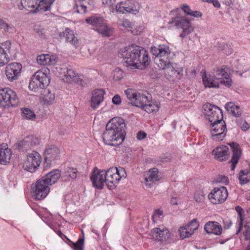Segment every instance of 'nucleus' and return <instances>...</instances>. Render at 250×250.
<instances>
[{
	"label": "nucleus",
	"instance_id": "1",
	"mask_svg": "<svg viewBox=\"0 0 250 250\" xmlns=\"http://www.w3.org/2000/svg\"><path fill=\"white\" fill-rule=\"evenodd\" d=\"M204 116L210 123V138L216 142L223 140L228 130L226 123L223 120L222 110L216 105L209 104H204Z\"/></svg>",
	"mask_w": 250,
	"mask_h": 250
},
{
	"label": "nucleus",
	"instance_id": "2",
	"mask_svg": "<svg viewBox=\"0 0 250 250\" xmlns=\"http://www.w3.org/2000/svg\"><path fill=\"white\" fill-rule=\"evenodd\" d=\"M151 52L156 57L155 62L161 69L166 71V74L173 81L180 80L183 76L182 70L177 67V64L172 63L171 59L172 53L166 44H160L158 47H152Z\"/></svg>",
	"mask_w": 250,
	"mask_h": 250
},
{
	"label": "nucleus",
	"instance_id": "3",
	"mask_svg": "<svg viewBox=\"0 0 250 250\" xmlns=\"http://www.w3.org/2000/svg\"><path fill=\"white\" fill-rule=\"evenodd\" d=\"M125 134L124 120L120 117H114L107 123L103 134V140L106 145L118 146L124 141Z\"/></svg>",
	"mask_w": 250,
	"mask_h": 250
},
{
	"label": "nucleus",
	"instance_id": "4",
	"mask_svg": "<svg viewBox=\"0 0 250 250\" xmlns=\"http://www.w3.org/2000/svg\"><path fill=\"white\" fill-rule=\"evenodd\" d=\"M120 54L127 67L143 69L148 64V53L142 47L132 45L120 50Z\"/></svg>",
	"mask_w": 250,
	"mask_h": 250
},
{
	"label": "nucleus",
	"instance_id": "5",
	"mask_svg": "<svg viewBox=\"0 0 250 250\" xmlns=\"http://www.w3.org/2000/svg\"><path fill=\"white\" fill-rule=\"evenodd\" d=\"M61 176L58 169H54L38 180L32 188V195L38 200L44 199L50 191L49 186L55 183Z\"/></svg>",
	"mask_w": 250,
	"mask_h": 250
},
{
	"label": "nucleus",
	"instance_id": "6",
	"mask_svg": "<svg viewBox=\"0 0 250 250\" xmlns=\"http://www.w3.org/2000/svg\"><path fill=\"white\" fill-rule=\"evenodd\" d=\"M125 93L131 105L142 108L148 113L156 112L159 109V104L156 101H150L143 93L132 89L125 90Z\"/></svg>",
	"mask_w": 250,
	"mask_h": 250
},
{
	"label": "nucleus",
	"instance_id": "7",
	"mask_svg": "<svg viewBox=\"0 0 250 250\" xmlns=\"http://www.w3.org/2000/svg\"><path fill=\"white\" fill-rule=\"evenodd\" d=\"M49 70L47 68L36 72L29 84V88L37 91L39 88L43 89L48 85L50 79L48 76Z\"/></svg>",
	"mask_w": 250,
	"mask_h": 250
},
{
	"label": "nucleus",
	"instance_id": "8",
	"mask_svg": "<svg viewBox=\"0 0 250 250\" xmlns=\"http://www.w3.org/2000/svg\"><path fill=\"white\" fill-rule=\"evenodd\" d=\"M125 169L121 167H112L105 172L106 184L107 187L111 189L118 183L122 178L126 176Z\"/></svg>",
	"mask_w": 250,
	"mask_h": 250
},
{
	"label": "nucleus",
	"instance_id": "9",
	"mask_svg": "<svg viewBox=\"0 0 250 250\" xmlns=\"http://www.w3.org/2000/svg\"><path fill=\"white\" fill-rule=\"evenodd\" d=\"M19 100L15 91L5 87L0 89V104L4 107L14 106L17 105Z\"/></svg>",
	"mask_w": 250,
	"mask_h": 250
},
{
	"label": "nucleus",
	"instance_id": "10",
	"mask_svg": "<svg viewBox=\"0 0 250 250\" xmlns=\"http://www.w3.org/2000/svg\"><path fill=\"white\" fill-rule=\"evenodd\" d=\"M141 8L140 4L137 2L132 1H121L116 4L115 7L111 9V12H117L122 14L126 13L136 15L139 12Z\"/></svg>",
	"mask_w": 250,
	"mask_h": 250
},
{
	"label": "nucleus",
	"instance_id": "11",
	"mask_svg": "<svg viewBox=\"0 0 250 250\" xmlns=\"http://www.w3.org/2000/svg\"><path fill=\"white\" fill-rule=\"evenodd\" d=\"M42 158L37 151H33L27 155L26 159L23 165V168L30 172H35L41 163Z\"/></svg>",
	"mask_w": 250,
	"mask_h": 250
},
{
	"label": "nucleus",
	"instance_id": "12",
	"mask_svg": "<svg viewBox=\"0 0 250 250\" xmlns=\"http://www.w3.org/2000/svg\"><path fill=\"white\" fill-rule=\"evenodd\" d=\"M228 192L224 186L214 188L208 195L209 201L213 204H220L227 199Z\"/></svg>",
	"mask_w": 250,
	"mask_h": 250
},
{
	"label": "nucleus",
	"instance_id": "13",
	"mask_svg": "<svg viewBox=\"0 0 250 250\" xmlns=\"http://www.w3.org/2000/svg\"><path fill=\"white\" fill-rule=\"evenodd\" d=\"M169 23L173 24L178 28L183 29L182 33L180 35L182 38L185 37L193 30L189 21L183 17H176L173 18Z\"/></svg>",
	"mask_w": 250,
	"mask_h": 250
},
{
	"label": "nucleus",
	"instance_id": "14",
	"mask_svg": "<svg viewBox=\"0 0 250 250\" xmlns=\"http://www.w3.org/2000/svg\"><path fill=\"white\" fill-rule=\"evenodd\" d=\"M149 235L152 239L161 243L167 242L170 236L169 231L163 227L153 229Z\"/></svg>",
	"mask_w": 250,
	"mask_h": 250
},
{
	"label": "nucleus",
	"instance_id": "15",
	"mask_svg": "<svg viewBox=\"0 0 250 250\" xmlns=\"http://www.w3.org/2000/svg\"><path fill=\"white\" fill-rule=\"evenodd\" d=\"M199 224L196 219H193L191 222L179 229V232L181 239L189 237L193 234L194 231L198 229Z\"/></svg>",
	"mask_w": 250,
	"mask_h": 250
},
{
	"label": "nucleus",
	"instance_id": "16",
	"mask_svg": "<svg viewBox=\"0 0 250 250\" xmlns=\"http://www.w3.org/2000/svg\"><path fill=\"white\" fill-rule=\"evenodd\" d=\"M21 65L18 62L9 64L6 67V76L9 81L12 82L18 78L21 74Z\"/></svg>",
	"mask_w": 250,
	"mask_h": 250
},
{
	"label": "nucleus",
	"instance_id": "17",
	"mask_svg": "<svg viewBox=\"0 0 250 250\" xmlns=\"http://www.w3.org/2000/svg\"><path fill=\"white\" fill-rule=\"evenodd\" d=\"M39 139L33 135L27 136L18 144L19 149L21 151H27L38 145Z\"/></svg>",
	"mask_w": 250,
	"mask_h": 250
},
{
	"label": "nucleus",
	"instance_id": "18",
	"mask_svg": "<svg viewBox=\"0 0 250 250\" xmlns=\"http://www.w3.org/2000/svg\"><path fill=\"white\" fill-rule=\"evenodd\" d=\"M91 180L94 187L99 189H102L104 184H106L105 172L100 171L97 168H94L91 177Z\"/></svg>",
	"mask_w": 250,
	"mask_h": 250
},
{
	"label": "nucleus",
	"instance_id": "19",
	"mask_svg": "<svg viewBox=\"0 0 250 250\" xmlns=\"http://www.w3.org/2000/svg\"><path fill=\"white\" fill-rule=\"evenodd\" d=\"M44 155L45 161L48 163H52L60 158V150L55 146H48L44 150Z\"/></svg>",
	"mask_w": 250,
	"mask_h": 250
},
{
	"label": "nucleus",
	"instance_id": "20",
	"mask_svg": "<svg viewBox=\"0 0 250 250\" xmlns=\"http://www.w3.org/2000/svg\"><path fill=\"white\" fill-rule=\"evenodd\" d=\"M214 158L220 162L225 161L229 157V148L228 146L222 145L216 147L212 151Z\"/></svg>",
	"mask_w": 250,
	"mask_h": 250
},
{
	"label": "nucleus",
	"instance_id": "21",
	"mask_svg": "<svg viewBox=\"0 0 250 250\" xmlns=\"http://www.w3.org/2000/svg\"><path fill=\"white\" fill-rule=\"evenodd\" d=\"M229 145L230 146L232 150V156L229 163L231 164V170H233L241 157L242 150L240 146L236 143L232 142Z\"/></svg>",
	"mask_w": 250,
	"mask_h": 250
},
{
	"label": "nucleus",
	"instance_id": "22",
	"mask_svg": "<svg viewBox=\"0 0 250 250\" xmlns=\"http://www.w3.org/2000/svg\"><path fill=\"white\" fill-rule=\"evenodd\" d=\"M105 92L103 89L95 90L92 94L90 104L93 109L97 108L103 102Z\"/></svg>",
	"mask_w": 250,
	"mask_h": 250
},
{
	"label": "nucleus",
	"instance_id": "23",
	"mask_svg": "<svg viewBox=\"0 0 250 250\" xmlns=\"http://www.w3.org/2000/svg\"><path fill=\"white\" fill-rule=\"evenodd\" d=\"M159 180L158 170L156 168L150 169L146 173L145 178L144 184L147 188H151L154 183Z\"/></svg>",
	"mask_w": 250,
	"mask_h": 250
},
{
	"label": "nucleus",
	"instance_id": "24",
	"mask_svg": "<svg viewBox=\"0 0 250 250\" xmlns=\"http://www.w3.org/2000/svg\"><path fill=\"white\" fill-rule=\"evenodd\" d=\"M59 36L61 39L65 38L66 42H69L75 46H77L78 44L77 37L73 31L69 28H66L64 31L61 32Z\"/></svg>",
	"mask_w": 250,
	"mask_h": 250
},
{
	"label": "nucleus",
	"instance_id": "25",
	"mask_svg": "<svg viewBox=\"0 0 250 250\" xmlns=\"http://www.w3.org/2000/svg\"><path fill=\"white\" fill-rule=\"evenodd\" d=\"M219 78H217L214 73L206 74L204 71V87L209 88H218L219 87L218 81Z\"/></svg>",
	"mask_w": 250,
	"mask_h": 250
},
{
	"label": "nucleus",
	"instance_id": "26",
	"mask_svg": "<svg viewBox=\"0 0 250 250\" xmlns=\"http://www.w3.org/2000/svg\"><path fill=\"white\" fill-rule=\"evenodd\" d=\"M11 42L7 41L2 44L0 46V66H3L9 61V58L8 57L7 53H9L10 49Z\"/></svg>",
	"mask_w": 250,
	"mask_h": 250
},
{
	"label": "nucleus",
	"instance_id": "27",
	"mask_svg": "<svg viewBox=\"0 0 250 250\" xmlns=\"http://www.w3.org/2000/svg\"><path fill=\"white\" fill-rule=\"evenodd\" d=\"M11 155V151L7 147L6 145H0V164L5 165L9 163Z\"/></svg>",
	"mask_w": 250,
	"mask_h": 250
},
{
	"label": "nucleus",
	"instance_id": "28",
	"mask_svg": "<svg viewBox=\"0 0 250 250\" xmlns=\"http://www.w3.org/2000/svg\"><path fill=\"white\" fill-rule=\"evenodd\" d=\"M204 230L208 233H213L220 235L222 233V229L221 225L216 222H208L204 226Z\"/></svg>",
	"mask_w": 250,
	"mask_h": 250
},
{
	"label": "nucleus",
	"instance_id": "29",
	"mask_svg": "<svg viewBox=\"0 0 250 250\" xmlns=\"http://www.w3.org/2000/svg\"><path fill=\"white\" fill-rule=\"evenodd\" d=\"M37 62L40 65L54 64L56 62V57L49 54H42L37 58Z\"/></svg>",
	"mask_w": 250,
	"mask_h": 250
},
{
	"label": "nucleus",
	"instance_id": "30",
	"mask_svg": "<svg viewBox=\"0 0 250 250\" xmlns=\"http://www.w3.org/2000/svg\"><path fill=\"white\" fill-rule=\"evenodd\" d=\"M39 0H21L20 9H25L31 12L36 13V7Z\"/></svg>",
	"mask_w": 250,
	"mask_h": 250
},
{
	"label": "nucleus",
	"instance_id": "31",
	"mask_svg": "<svg viewBox=\"0 0 250 250\" xmlns=\"http://www.w3.org/2000/svg\"><path fill=\"white\" fill-rule=\"evenodd\" d=\"M36 7V12L49 11L54 0H39Z\"/></svg>",
	"mask_w": 250,
	"mask_h": 250
},
{
	"label": "nucleus",
	"instance_id": "32",
	"mask_svg": "<svg viewBox=\"0 0 250 250\" xmlns=\"http://www.w3.org/2000/svg\"><path fill=\"white\" fill-rule=\"evenodd\" d=\"M78 174V171L76 168L68 167L65 169L64 174L62 175V178L65 181L74 180L77 178Z\"/></svg>",
	"mask_w": 250,
	"mask_h": 250
},
{
	"label": "nucleus",
	"instance_id": "33",
	"mask_svg": "<svg viewBox=\"0 0 250 250\" xmlns=\"http://www.w3.org/2000/svg\"><path fill=\"white\" fill-rule=\"evenodd\" d=\"M225 107L229 112L235 117H240L241 115V111L239 106L232 102L227 103Z\"/></svg>",
	"mask_w": 250,
	"mask_h": 250
},
{
	"label": "nucleus",
	"instance_id": "34",
	"mask_svg": "<svg viewBox=\"0 0 250 250\" xmlns=\"http://www.w3.org/2000/svg\"><path fill=\"white\" fill-rule=\"evenodd\" d=\"M78 74L76 73L74 70L69 66L67 71L62 77V80L67 83H70L75 81L77 79Z\"/></svg>",
	"mask_w": 250,
	"mask_h": 250
},
{
	"label": "nucleus",
	"instance_id": "35",
	"mask_svg": "<svg viewBox=\"0 0 250 250\" xmlns=\"http://www.w3.org/2000/svg\"><path fill=\"white\" fill-rule=\"evenodd\" d=\"M238 179L241 185H244L250 181V170L244 169L240 171Z\"/></svg>",
	"mask_w": 250,
	"mask_h": 250
},
{
	"label": "nucleus",
	"instance_id": "36",
	"mask_svg": "<svg viewBox=\"0 0 250 250\" xmlns=\"http://www.w3.org/2000/svg\"><path fill=\"white\" fill-rule=\"evenodd\" d=\"M95 30L104 36L109 37L111 34L110 28L107 26L104 21H103V24H101L100 26H98Z\"/></svg>",
	"mask_w": 250,
	"mask_h": 250
},
{
	"label": "nucleus",
	"instance_id": "37",
	"mask_svg": "<svg viewBox=\"0 0 250 250\" xmlns=\"http://www.w3.org/2000/svg\"><path fill=\"white\" fill-rule=\"evenodd\" d=\"M86 21L88 23L94 26L95 27V29H96L98 26L101 25V24H103L104 20L103 18L101 17L94 16L87 18L86 19Z\"/></svg>",
	"mask_w": 250,
	"mask_h": 250
},
{
	"label": "nucleus",
	"instance_id": "38",
	"mask_svg": "<svg viewBox=\"0 0 250 250\" xmlns=\"http://www.w3.org/2000/svg\"><path fill=\"white\" fill-rule=\"evenodd\" d=\"M229 68L226 66H222L221 67H217L216 69H213V73L216 76L224 78L226 77L228 74Z\"/></svg>",
	"mask_w": 250,
	"mask_h": 250
},
{
	"label": "nucleus",
	"instance_id": "39",
	"mask_svg": "<svg viewBox=\"0 0 250 250\" xmlns=\"http://www.w3.org/2000/svg\"><path fill=\"white\" fill-rule=\"evenodd\" d=\"M22 116L26 120L33 121L36 119V115L34 111L31 109L25 108L21 109Z\"/></svg>",
	"mask_w": 250,
	"mask_h": 250
},
{
	"label": "nucleus",
	"instance_id": "40",
	"mask_svg": "<svg viewBox=\"0 0 250 250\" xmlns=\"http://www.w3.org/2000/svg\"><path fill=\"white\" fill-rule=\"evenodd\" d=\"M0 29L5 32H12L14 29L13 25L8 24L5 21L0 19Z\"/></svg>",
	"mask_w": 250,
	"mask_h": 250
},
{
	"label": "nucleus",
	"instance_id": "41",
	"mask_svg": "<svg viewBox=\"0 0 250 250\" xmlns=\"http://www.w3.org/2000/svg\"><path fill=\"white\" fill-rule=\"evenodd\" d=\"M124 77L123 71L120 68H116L113 74V79L115 81H120Z\"/></svg>",
	"mask_w": 250,
	"mask_h": 250
},
{
	"label": "nucleus",
	"instance_id": "42",
	"mask_svg": "<svg viewBox=\"0 0 250 250\" xmlns=\"http://www.w3.org/2000/svg\"><path fill=\"white\" fill-rule=\"evenodd\" d=\"M55 100V95L53 93H51L49 91H48L47 94L44 97V102L48 104H52Z\"/></svg>",
	"mask_w": 250,
	"mask_h": 250
},
{
	"label": "nucleus",
	"instance_id": "43",
	"mask_svg": "<svg viewBox=\"0 0 250 250\" xmlns=\"http://www.w3.org/2000/svg\"><path fill=\"white\" fill-rule=\"evenodd\" d=\"M68 67L69 66L65 64H62L56 67L58 73L60 75V77L62 78L65 73L67 71Z\"/></svg>",
	"mask_w": 250,
	"mask_h": 250
},
{
	"label": "nucleus",
	"instance_id": "44",
	"mask_svg": "<svg viewBox=\"0 0 250 250\" xmlns=\"http://www.w3.org/2000/svg\"><path fill=\"white\" fill-rule=\"evenodd\" d=\"M163 217V211L158 209L156 210L152 216V219L154 223H157V221Z\"/></svg>",
	"mask_w": 250,
	"mask_h": 250
},
{
	"label": "nucleus",
	"instance_id": "45",
	"mask_svg": "<svg viewBox=\"0 0 250 250\" xmlns=\"http://www.w3.org/2000/svg\"><path fill=\"white\" fill-rule=\"evenodd\" d=\"M118 24L125 28H130L131 27V23L127 19H120L117 22Z\"/></svg>",
	"mask_w": 250,
	"mask_h": 250
},
{
	"label": "nucleus",
	"instance_id": "46",
	"mask_svg": "<svg viewBox=\"0 0 250 250\" xmlns=\"http://www.w3.org/2000/svg\"><path fill=\"white\" fill-rule=\"evenodd\" d=\"M83 238H79L76 243H73V249L74 250H83Z\"/></svg>",
	"mask_w": 250,
	"mask_h": 250
},
{
	"label": "nucleus",
	"instance_id": "47",
	"mask_svg": "<svg viewBox=\"0 0 250 250\" xmlns=\"http://www.w3.org/2000/svg\"><path fill=\"white\" fill-rule=\"evenodd\" d=\"M224 79L220 81V83L228 87H230L232 85V80L230 77L229 76V74L226 76V77H224Z\"/></svg>",
	"mask_w": 250,
	"mask_h": 250
},
{
	"label": "nucleus",
	"instance_id": "48",
	"mask_svg": "<svg viewBox=\"0 0 250 250\" xmlns=\"http://www.w3.org/2000/svg\"><path fill=\"white\" fill-rule=\"evenodd\" d=\"M216 182L217 183L227 185L229 183V179L226 176L219 175L216 178Z\"/></svg>",
	"mask_w": 250,
	"mask_h": 250
},
{
	"label": "nucleus",
	"instance_id": "49",
	"mask_svg": "<svg viewBox=\"0 0 250 250\" xmlns=\"http://www.w3.org/2000/svg\"><path fill=\"white\" fill-rule=\"evenodd\" d=\"M222 50H223L224 53L226 55H229L232 53V49L231 46L227 43H225L222 45Z\"/></svg>",
	"mask_w": 250,
	"mask_h": 250
},
{
	"label": "nucleus",
	"instance_id": "50",
	"mask_svg": "<svg viewBox=\"0 0 250 250\" xmlns=\"http://www.w3.org/2000/svg\"><path fill=\"white\" fill-rule=\"evenodd\" d=\"M116 1V0H102V3L109 7L110 11L112 7H115L114 5L115 4Z\"/></svg>",
	"mask_w": 250,
	"mask_h": 250
},
{
	"label": "nucleus",
	"instance_id": "51",
	"mask_svg": "<svg viewBox=\"0 0 250 250\" xmlns=\"http://www.w3.org/2000/svg\"><path fill=\"white\" fill-rule=\"evenodd\" d=\"M76 10L79 13H84L86 11L87 6L84 4L80 3V5L76 4Z\"/></svg>",
	"mask_w": 250,
	"mask_h": 250
},
{
	"label": "nucleus",
	"instance_id": "52",
	"mask_svg": "<svg viewBox=\"0 0 250 250\" xmlns=\"http://www.w3.org/2000/svg\"><path fill=\"white\" fill-rule=\"evenodd\" d=\"M236 210L237 211L239 216V219L238 220V223L241 224L243 220L242 216V212H243V209L241 207L237 206L236 207Z\"/></svg>",
	"mask_w": 250,
	"mask_h": 250
},
{
	"label": "nucleus",
	"instance_id": "53",
	"mask_svg": "<svg viewBox=\"0 0 250 250\" xmlns=\"http://www.w3.org/2000/svg\"><path fill=\"white\" fill-rule=\"evenodd\" d=\"M204 1L212 3L215 8H220L221 7V4L218 0H204Z\"/></svg>",
	"mask_w": 250,
	"mask_h": 250
},
{
	"label": "nucleus",
	"instance_id": "54",
	"mask_svg": "<svg viewBox=\"0 0 250 250\" xmlns=\"http://www.w3.org/2000/svg\"><path fill=\"white\" fill-rule=\"evenodd\" d=\"M112 103L115 105H119L122 102L121 97L119 95H115L112 99Z\"/></svg>",
	"mask_w": 250,
	"mask_h": 250
},
{
	"label": "nucleus",
	"instance_id": "55",
	"mask_svg": "<svg viewBox=\"0 0 250 250\" xmlns=\"http://www.w3.org/2000/svg\"><path fill=\"white\" fill-rule=\"evenodd\" d=\"M184 12L188 15L191 14L192 10L190 9L189 7L187 4H184L182 7Z\"/></svg>",
	"mask_w": 250,
	"mask_h": 250
},
{
	"label": "nucleus",
	"instance_id": "56",
	"mask_svg": "<svg viewBox=\"0 0 250 250\" xmlns=\"http://www.w3.org/2000/svg\"><path fill=\"white\" fill-rule=\"evenodd\" d=\"M80 77H81L80 76L78 75L77 79L76 80H75V81H74L76 83H77L78 84H80L82 86L84 87L86 85V83L83 80L80 78Z\"/></svg>",
	"mask_w": 250,
	"mask_h": 250
},
{
	"label": "nucleus",
	"instance_id": "57",
	"mask_svg": "<svg viewBox=\"0 0 250 250\" xmlns=\"http://www.w3.org/2000/svg\"><path fill=\"white\" fill-rule=\"evenodd\" d=\"M146 136V134L143 131H139L137 134V138L138 140H141L144 139Z\"/></svg>",
	"mask_w": 250,
	"mask_h": 250
},
{
	"label": "nucleus",
	"instance_id": "58",
	"mask_svg": "<svg viewBox=\"0 0 250 250\" xmlns=\"http://www.w3.org/2000/svg\"><path fill=\"white\" fill-rule=\"evenodd\" d=\"M203 195L202 194L200 196L199 193L196 192L194 195V199L197 202H201L203 199Z\"/></svg>",
	"mask_w": 250,
	"mask_h": 250
},
{
	"label": "nucleus",
	"instance_id": "59",
	"mask_svg": "<svg viewBox=\"0 0 250 250\" xmlns=\"http://www.w3.org/2000/svg\"><path fill=\"white\" fill-rule=\"evenodd\" d=\"M191 14H190V16H193V17H196V18L200 17L202 16V13L201 12L197 11H192Z\"/></svg>",
	"mask_w": 250,
	"mask_h": 250
},
{
	"label": "nucleus",
	"instance_id": "60",
	"mask_svg": "<svg viewBox=\"0 0 250 250\" xmlns=\"http://www.w3.org/2000/svg\"><path fill=\"white\" fill-rule=\"evenodd\" d=\"M241 128L243 130H247L249 128V124L245 122L244 124H243L242 126H241Z\"/></svg>",
	"mask_w": 250,
	"mask_h": 250
},
{
	"label": "nucleus",
	"instance_id": "61",
	"mask_svg": "<svg viewBox=\"0 0 250 250\" xmlns=\"http://www.w3.org/2000/svg\"><path fill=\"white\" fill-rule=\"evenodd\" d=\"M234 0H227L226 1V4L227 5H230L232 4Z\"/></svg>",
	"mask_w": 250,
	"mask_h": 250
},
{
	"label": "nucleus",
	"instance_id": "62",
	"mask_svg": "<svg viewBox=\"0 0 250 250\" xmlns=\"http://www.w3.org/2000/svg\"><path fill=\"white\" fill-rule=\"evenodd\" d=\"M170 203L172 205H176L177 204L176 202V199L175 198L172 199Z\"/></svg>",
	"mask_w": 250,
	"mask_h": 250
},
{
	"label": "nucleus",
	"instance_id": "63",
	"mask_svg": "<svg viewBox=\"0 0 250 250\" xmlns=\"http://www.w3.org/2000/svg\"><path fill=\"white\" fill-rule=\"evenodd\" d=\"M91 232L95 233V234H96L98 236L99 235V234L98 231L96 229H92Z\"/></svg>",
	"mask_w": 250,
	"mask_h": 250
},
{
	"label": "nucleus",
	"instance_id": "64",
	"mask_svg": "<svg viewBox=\"0 0 250 250\" xmlns=\"http://www.w3.org/2000/svg\"><path fill=\"white\" fill-rule=\"evenodd\" d=\"M229 225H228L227 227H226V226H224L225 229H228L229 227V226L231 225L232 223L231 222H229Z\"/></svg>",
	"mask_w": 250,
	"mask_h": 250
}]
</instances>
